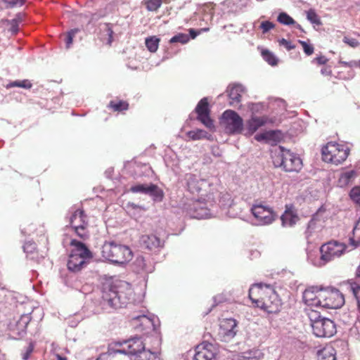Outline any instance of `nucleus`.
Masks as SVG:
<instances>
[{
	"instance_id": "nucleus-46",
	"label": "nucleus",
	"mask_w": 360,
	"mask_h": 360,
	"mask_svg": "<svg viewBox=\"0 0 360 360\" xmlns=\"http://www.w3.org/2000/svg\"><path fill=\"white\" fill-rule=\"evenodd\" d=\"M7 6L9 8H13L15 6H22L25 4V0H2Z\"/></svg>"
},
{
	"instance_id": "nucleus-33",
	"label": "nucleus",
	"mask_w": 360,
	"mask_h": 360,
	"mask_svg": "<svg viewBox=\"0 0 360 360\" xmlns=\"http://www.w3.org/2000/svg\"><path fill=\"white\" fill-rule=\"evenodd\" d=\"M188 136L192 140L208 139L207 133L202 129L192 130L187 133Z\"/></svg>"
},
{
	"instance_id": "nucleus-58",
	"label": "nucleus",
	"mask_w": 360,
	"mask_h": 360,
	"mask_svg": "<svg viewBox=\"0 0 360 360\" xmlns=\"http://www.w3.org/2000/svg\"><path fill=\"white\" fill-rule=\"evenodd\" d=\"M315 225V222L311 220L309 222L308 228L310 229L311 227L314 226Z\"/></svg>"
},
{
	"instance_id": "nucleus-28",
	"label": "nucleus",
	"mask_w": 360,
	"mask_h": 360,
	"mask_svg": "<svg viewBox=\"0 0 360 360\" xmlns=\"http://www.w3.org/2000/svg\"><path fill=\"white\" fill-rule=\"evenodd\" d=\"M349 243L355 248L360 245V218L353 229L352 236L349 238Z\"/></svg>"
},
{
	"instance_id": "nucleus-48",
	"label": "nucleus",
	"mask_w": 360,
	"mask_h": 360,
	"mask_svg": "<svg viewBox=\"0 0 360 360\" xmlns=\"http://www.w3.org/2000/svg\"><path fill=\"white\" fill-rule=\"evenodd\" d=\"M11 25L10 32L15 35L19 31V24L15 20H6Z\"/></svg>"
},
{
	"instance_id": "nucleus-17",
	"label": "nucleus",
	"mask_w": 360,
	"mask_h": 360,
	"mask_svg": "<svg viewBox=\"0 0 360 360\" xmlns=\"http://www.w3.org/2000/svg\"><path fill=\"white\" fill-rule=\"evenodd\" d=\"M198 120L210 129L214 128L213 120L210 117L209 103L207 98H202L195 108Z\"/></svg>"
},
{
	"instance_id": "nucleus-38",
	"label": "nucleus",
	"mask_w": 360,
	"mask_h": 360,
	"mask_svg": "<svg viewBox=\"0 0 360 360\" xmlns=\"http://www.w3.org/2000/svg\"><path fill=\"white\" fill-rule=\"evenodd\" d=\"M307 18L313 24L321 25V19L314 9H309L307 12Z\"/></svg>"
},
{
	"instance_id": "nucleus-47",
	"label": "nucleus",
	"mask_w": 360,
	"mask_h": 360,
	"mask_svg": "<svg viewBox=\"0 0 360 360\" xmlns=\"http://www.w3.org/2000/svg\"><path fill=\"white\" fill-rule=\"evenodd\" d=\"M343 42L352 48H356L360 44L357 39L349 37H345L343 38Z\"/></svg>"
},
{
	"instance_id": "nucleus-56",
	"label": "nucleus",
	"mask_w": 360,
	"mask_h": 360,
	"mask_svg": "<svg viewBox=\"0 0 360 360\" xmlns=\"http://www.w3.org/2000/svg\"><path fill=\"white\" fill-rule=\"evenodd\" d=\"M189 34L192 39H195L198 36L199 32H197L194 29H190Z\"/></svg>"
},
{
	"instance_id": "nucleus-9",
	"label": "nucleus",
	"mask_w": 360,
	"mask_h": 360,
	"mask_svg": "<svg viewBox=\"0 0 360 360\" xmlns=\"http://www.w3.org/2000/svg\"><path fill=\"white\" fill-rule=\"evenodd\" d=\"M187 184L189 191L193 194L199 195L205 201H214V189L205 179H198L195 175H191Z\"/></svg>"
},
{
	"instance_id": "nucleus-5",
	"label": "nucleus",
	"mask_w": 360,
	"mask_h": 360,
	"mask_svg": "<svg viewBox=\"0 0 360 360\" xmlns=\"http://www.w3.org/2000/svg\"><path fill=\"white\" fill-rule=\"evenodd\" d=\"M280 152L274 156L273 162L276 167H281L287 172H299L302 168L301 158L290 150L280 146Z\"/></svg>"
},
{
	"instance_id": "nucleus-15",
	"label": "nucleus",
	"mask_w": 360,
	"mask_h": 360,
	"mask_svg": "<svg viewBox=\"0 0 360 360\" xmlns=\"http://www.w3.org/2000/svg\"><path fill=\"white\" fill-rule=\"evenodd\" d=\"M237 322L234 319H224L220 321L219 335L221 340L227 342L232 339L237 333Z\"/></svg>"
},
{
	"instance_id": "nucleus-51",
	"label": "nucleus",
	"mask_w": 360,
	"mask_h": 360,
	"mask_svg": "<svg viewBox=\"0 0 360 360\" xmlns=\"http://www.w3.org/2000/svg\"><path fill=\"white\" fill-rule=\"evenodd\" d=\"M136 264L140 266L143 271L147 270L146 259L143 257H138L136 259Z\"/></svg>"
},
{
	"instance_id": "nucleus-41",
	"label": "nucleus",
	"mask_w": 360,
	"mask_h": 360,
	"mask_svg": "<svg viewBox=\"0 0 360 360\" xmlns=\"http://www.w3.org/2000/svg\"><path fill=\"white\" fill-rule=\"evenodd\" d=\"M349 196L353 202L360 205V186H354L350 191Z\"/></svg>"
},
{
	"instance_id": "nucleus-31",
	"label": "nucleus",
	"mask_w": 360,
	"mask_h": 360,
	"mask_svg": "<svg viewBox=\"0 0 360 360\" xmlns=\"http://www.w3.org/2000/svg\"><path fill=\"white\" fill-rule=\"evenodd\" d=\"M160 39L155 36L150 37L146 39V46L148 50L152 53H155L159 46Z\"/></svg>"
},
{
	"instance_id": "nucleus-21",
	"label": "nucleus",
	"mask_w": 360,
	"mask_h": 360,
	"mask_svg": "<svg viewBox=\"0 0 360 360\" xmlns=\"http://www.w3.org/2000/svg\"><path fill=\"white\" fill-rule=\"evenodd\" d=\"M282 226H292L299 220V217L292 205H286L285 210L281 217Z\"/></svg>"
},
{
	"instance_id": "nucleus-32",
	"label": "nucleus",
	"mask_w": 360,
	"mask_h": 360,
	"mask_svg": "<svg viewBox=\"0 0 360 360\" xmlns=\"http://www.w3.org/2000/svg\"><path fill=\"white\" fill-rule=\"evenodd\" d=\"M143 5L148 11H156L162 4V0H143Z\"/></svg>"
},
{
	"instance_id": "nucleus-35",
	"label": "nucleus",
	"mask_w": 360,
	"mask_h": 360,
	"mask_svg": "<svg viewBox=\"0 0 360 360\" xmlns=\"http://www.w3.org/2000/svg\"><path fill=\"white\" fill-rule=\"evenodd\" d=\"M32 86V84L29 80L24 79L22 81H15L11 82L6 85V88L9 89L12 87H21L24 89H30Z\"/></svg>"
},
{
	"instance_id": "nucleus-44",
	"label": "nucleus",
	"mask_w": 360,
	"mask_h": 360,
	"mask_svg": "<svg viewBox=\"0 0 360 360\" xmlns=\"http://www.w3.org/2000/svg\"><path fill=\"white\" fill-rule=\"evenodd\" d=\"M79 32L78 29H73L71 30L70 32H68L65 38V43H66V48H70V45L72 44L73 41V37L76 34L77 32Z\"/></svg>"
},
{
	"instance_id": "nucleus-57",
	"label": "nucleus",
	"mask_w": 360,
	"mask_h": 360,
	"mask_svg": "<svg viewBox=\"0 0 360 360\" xmlns=\"http://www.w3.org/2000/svg\"><path fill=\"white\" fill-rule=\"evenodd\" d=\"M12 20H15L17 23L20 24L22 21V17L20 13H18L15 15V18H13Z\"/></svg>"
},
{
	"instance_id": "nucleus-40",
	"label": "nucleus",
	"mask_w": 360,
	"mask_h": 360,
	"mask_svg": "<svg viewBox=\"0 0 360 360\" xmlns=\"http://www.w3.org/2000/svg\"><path fill=\"white\" fill-rule=\"evenodd\" d=\"M150 184H138L133 186L130 188V191L132 193H141L144 194H148V191H149Z\"/></svg>"
},
{
	"instance_id": "nucleus-3",
	"label": "nucleus",
	"mask_w": 360,
	"mask_h": 360,
	"mask_svg": "<svg viewBox=\"0 0 360 360\" xmlns=\"http://www.w3.org/2000/svg\"><path fill=\"white\" fill-rule=\"evenodd\" d=\"M101 256L112 263L124 264L132 259L133 253L127 245L105 242L101 248Z\"/></svg>"
},
{
	"instance_id": "nucleus-4",
	"label": "nucleus",
	"mask_w": 360,
	"mask_h": 360,
	"mask_svg": "<svg viewBox=\"0 0 360 360\" xmlns=\"http://www.w3.org/2000/svg\"><path fill=\"white\" fill-rule=\"evenodd\" d=\"M70 245L74 248L69 255L67 266L70 271L77 273L84 268L86 260L91 259L92 254L84 243L75 239L71 240Z\"/></svg>"
},
{
	"instance_id": "nucleus-14",
	"label": "nucleus",
	"mask_w": 360,
	"mask_h": 360,
	"mask_svg": "<svg viewBox=\"0 0 360 360\" xmlns=\"http://www.w3.org/2000/svg\"><path fill=\"white\" fill-rule=\"evenodd\" d=\"M313 333L319 338H330L336 333L335 323L329 319H319L311 324Z\"/></svg>"
},
{
	"instance_id": "nucleus-13",
	"label": "nucleus",
	"mask_w": 360,
	"mask_h": 360,
	"mask_svg": "<svg viewBox=\"0 0 360 360\" xmlns=\"http://www.w3.org/2000/svg\"><path fill=\"white\" fill-rule=\"evenodd\" d=\"M251 212L257 220L262 225L271 224L276 217L273 209L261 202L255 203L251 207Z\"/></svg>"
},
{
	"instance_id": "nucleus-63",
	"label": "nucleus",
	"mask_w": 360,
	"mask_h": 360,
	"mask_svg": "<svg viewBox=\"0 0 360 360\" xmlns=\"http://www.w3.org/2000/svg\"><path fill=\"white\" fill-rule=\"evenodd\" d=\"M321 72H322L323 74H324L326 72V70H322Z\"/></svg>"
},
{
	"instance_id": "nucleus-29",
	"label": "nucleus",
	"mask_w": 360,
	"mask_h": 360,
	"mask_svg": "<svg viewBox=\"0 0 360 360\" xmlns=\"http://www.w3.org/2000/svg\"><path fill=\"white\" fill-rule=\"evenodd\" d=\"M138 360H162V358L159 352H153L150 349H145L143 353L139 355Z\"/></svg>"
},
{
	"instance_id": "nucleus-54",
	"label": "nucleus",
	"mask_w": 360,
	"mask_h": 360,
	"mask_svg": "<svg viewBox=\"0 0 360 360\" xmlns=\"http://www.w3.org/2000/svg\"><path fill=\"white\" fill-rule=\"evenodd\" d=\"M255 139L257 141H265L266 142V131L261 134H257L255 135Z\"/></svg>"
},
{
	"instance_id": "nucleus-23",
	"label": "nucleus",
	"mask_w": 360,
	"mask_h": 360,
	"mask_svg": "<svg viewBox=\"0 0 360 360\" xmlns=\"http://www.w3.org/2000/svg\"><path fill=\"white\" fill-rule=\"evenodd\" d=\"M316 360H336V351L331 345H326L316 352Z\"/></svg>"
},
{
	"instance_id": "nucleus-1",
	"label": "nucleus",
	"mask_w": 360,
	"mask_h": 360,
	"mask_svg": "<svg viewBox=\"0 0 360 360\" xmlns=\"http://www.w3.org/2000/svg\"><path fill=\"white\" fill-rule=\"evenodd\" d=\"M248 297L255 307L268 313L279 311L281 302L274 288L263 283H255L249 289Z\"/></svg>"
},
{
	"instance_id": "nucleus-39",
	"label": "nucleus",
	"mask_w": 360,
	"mask_h": 360,
	"mask_svg": "<svg viewBox=\"0 0 360 360\" xmlns=\"http://www.w3.org/2000/svg\"><path fill=\"white\" fill-rule=\"evenodd\" d=\"M278 21L283 25H290L295 23V20L287 13H281L278 16Z\"/></svg>"
},
{
	"instance_id": "nucleus-53",
	"label": "nucleus",
	"mask_w": 360,
	"mask_h": 360,
	"mask_svg": "<svg viewBox=\"0 0 360 360\" xmlns=\"http://www.w3.org/2000/svg\"><path fill=\"white\" fill-rule=\"evenodd\" d=\"M314 61L316 62L318 65H324L328 62V59L323 56H319L314 59Z\"/></svg>"
},
{
	"instance_id": "nucleus-61",
	"label": "nucleus",
	"mask_w": 360,
	"mask_h": 360,
	"mask_svg": "<svg viewBox=\"0 0 360 360\" xmlns=\"http://www.w3.org/2000/svg\"><path fill=\"white\" fill-rule=\"evenodd\" d=\"M342 64H343L345 66H349V67H352V65L351 64V63L342 62Z\"/></svg>"
},
{
	"instance_id": "nucleus-60",
	"label": "nucleus",
	"mask_w": 360,
	"mask_h": 360,
	"mask_svg": "<svg viewBox=\"0 0 360 360\" xmlns=\"http://www.w3.org/2000/svg\"><path fill=\"white\" fill-rule=\"evenodd\" d=\"M56 357H57V359L58 360H67V359L65 357H63L61 356L59 354H57L56 355Z\"/></svg>"
},
{
	"instance_id": "nucleus-24",
	"label": "nucleus",
	"mask_w": 360,
	"mask_h": 360,
	"mask_svg": "<svg viewBox=\"0 0 360 360\" xmlns=\"http://www.w3.org/2000/svg\"><path fill=\"white\" fill-rule=\"evenodd\" d=\"M266 119L262 117H252L247 122L246 130L249 135L253 134L259 127L264 126Z\"/></svg>"
},
{
	"instance_id": "nucleus-26",
	"label": "nucleus",
	"mask_w": 360,
	"mask_h": 360,
	"mask_svg": "<svg viewBox=\"0 0 360 360\" xmlns=\"http://www.w3.org/2000/svg\"><path fill=\"white\" fill-rule=\"evenodd\" d=\"M356 176V172L354 170L343 172L340 174L338 179V185L340 187H345L352 184Z\"/></svg>"
},
{
	"instance_id": "nucleus-62",
	"label": "nucleus",
	"mask_w": 360,
	"mask_h": 360,
	"mask_svg": "<svg viewBox=\"0 0 360 360\" xmlns=\"http://www.w3.org/2000/svg\"><path fill=\"white\" fill-rule=\"evenodd\" d=\"M356 276L357 277L360 278V266L358 267L356 270Z\"/></svg>"
},
{
	"instance_id": "nucleus-6",
	"label": "nucleus",
	"mask_w": 360,
	"mask_h": 360,
	"mask_svg": "<svg viewBox=\"0 0 360 360\" xmlns=\"http://www.w3.org/2000/svg\"><path fill=\"white\" fill-rule=\"evenodd\" d=\"M349 153L348 146L335 142H328L321 150L323 160L335 165L343 163L348 158Z\"/></svg>"
},
{
	"instance_id": "nucleus-16",
	"label": "nucleus",
	"mask_w": 360,
	"mask_h": 360,
	"mask_svg": "<svg viewBox=\"0 0 360 360\" xmlns=\"http://www.w3.org/2000/svg\"><path fill=\"white\" fill-rule=\"evenodd\" d=\"M195 360H217V349L211 343L202 342L195 347Z\"/></svg>"
},
{
	"instance_id": "nucleus-18",
	"label": "nucleus",
	"mask_w": 360,
	"mask_h": 360,
	"mask_svg": "<svg viewBox=\"0 0 360 360\" xmlns=\"http://www.w3.org/2000/svg\"><path fill=\"white\" fill-rule=\"evenodd\" d=\"M131 323L136 330L143 334H148L154 330V322L147 316L143 315L134 317L131 319Z\"/></svg>"
},
{
	"instance_id": "nucleus-49",
	"label": "nucleus",
	"mask_w": 360,
	"mask_h": 360,
	"mask_svg": "<svg viewBox=\"0 0 360 360\" xmlns=\"http://www.w3.org/2000/svg\"><path fill=\"white\" fill-rule=\"evenodd\" d=\"M261 29L264 33L267 32L274 27V24L270 21H264L261 23Z\"/></svg>"
},
{
	"instance_id": "nucleus-30",
	"label": "nucleus",
	"mask_w": 360,
	"mask_h": 360,
	"mask_svg": "<svg viewBox=\"0 0 360 360\" xmlns=\"http://www.w3.org/2000/svg\"><path fill=\"white\" fill-rule=\"evenodd\" d=\"M148 195H150L154 200L161 201L164 197V193L157 185L150 184Z\"/></svg>"
},
{
	"instance_id": "nucleus-34",
	"label": "nucleus",
	"mask_w": 360,
	"mask_h": 360,
	"mask_svg": "<svg viewBox=\"0 0 360 360\" xmlns=\"http://www.w3.org/2000/svg\"><path fill=\"white\" fill-rule=\"evenodd\" d=\"M262 56L264 60L267 62L269 65L274 66L276 65L278 63V59L269 50H263L262 51Z\"/></svg>"
},
{
	"instance_id": "nucleus-59",
	"label": "nucleus",
	"mask_w": 360,
	"mask_h": 360,
	"mask_svg": "<svg viewBox=\"0 0 360 360\" xmlns=\"http://www.w3.org/2000/svg\"><path fill=\"white\" fill-rule=\"evenodd\" d=\"M32 244L31 243H26L25 245H24V250L26 251V250L30 248V247H32Z\"/></svg>"
},
{
	"instance_id": "nucleus-55",
	"label": "nucleus",
	"mask_w": 360,
	"mask_h": 360,
	"mask_svg": "<svg viewBox=\"0 0 360 360\" xmlns=\"http://www.w3.org/2000/svg\"><path fill=\"white\" fill-rule=\"evenodd\" d=\"M32 351H33V347L32 345H30V347L27 348V350L26 351V352L23 354L22 359L25 360L28 359V358L30 357Z\"/></svg>"
},
{
	"instance_id": "nucleus-7",
	"label": "nucleus",
	"mask_w": 360,
	"mask_h": 360,
	"mask_svg": "<svg viewBox=\"0 0 360 360\" xmlns=\"http://www.w3.org/2000/svg\"><path fill=\"white\" fill-rule=\"evenodd\" d=\"M347 245L336 240H330L319 248L320 258L319 266L326 264L342 257L346 252Z\"/></svg>"
},
{
	"instance_id": "nucleus-25",
	"label": "nucleus",
	"mask_w": 360,
	"mask_h": 360,
	"mask_svg": "<svg viewBox=\"0 0 360 360\" xmlns=\"http://www.w3.org/2000/svg\"><path fill=\"white\" fill-rule=\"evenodd\" d=\"M141 242L148 250H155L160 246L161 242L155 235H144L141 237Z\"/></svg>"
},
{
	"instance_id": "nucleus-52",
	"label": "nucleus",
	"mask_w": 360,
	"mask_h": 360,
	"mask_svg": "<svg viewBox=\"0 0 360 360\" xmlns=\"http://www.w3.org/2000/svg\"><path fill=\"white\" fill-rule=\"evenodd\" d=\"M106 31L108 32V44L109 45L111 44V43L112 42V40H113V34H114V32L112 29V27H110V24H107L106 25Z\"/></svg>"
},
{
	"instance_id": "nucleus-11",
	"label": "nucleus",
	"mask_w": 360,
	"mask_h": 360,
	"mask_svg": "<svg viewBox=\"0 0 360 360\" xmlns=\"http://www.w3.org/2000/svg\"><path fill=\"white\" fill-rule=\"evenodd\" d=\"M321 307L328 309H338L345 303L343 295L336 289H323L321 292Z\"/></svg>"
},
{
	"instance_id": "nucleus-2",
	"label": "nucleus",
	"mask_w": 360,
	"mask_h": 360,
	"mask_svg": "<svg viewBox=\"0 0 360 360\" xmlns=\"http://www.w3.org/2000/svg\"><path fill=\"white\" fill-rule=\"evenodd\" d=\"M133 293L132 287L129 283L124 281H116L109 286L108 290L105 289L103 298L112 307L118 309L127 305Z\"/></svg>"
},
{
	"instance_id": "nucleus-45",
	"label": "nucleus",
	"mask_w": 360,
	"mask_h": 360,
	"mask_svg": "<svg viewBox=\"0 0 360 360\" xmlns=\"http://www.w3.org/2000/svg\"><path fill=\"white\" fill-rule=\"evenodd\" d=\"M266 142H277L279 140V135L275 131H266Z\"/></svg>"
},
{
	"instance_id": "nucleus-50",
	"label": "nucleus",
	"mask_w": 360,
	"mask_h": 360,
	"mask_svg": "<svg viewBox=\"0 0 360 360\" xmlns=\"http://www.w3.org/2000/svg\"><path fill=\"white\" fill-rule=\"evenodd\" d=\"M279 44L285 47L288 51L295 49V45L292 44L290 41L285 39L279 40Z\"/></svg>"
},
{
	"instance_id": "nucleus-42",
	"label": "nucleus",
	"mask_w": 360,
	"mask_h": 360,
	"mask_svg": "<svg viewBox=\"0 0 360 360\" xmlns=\"http://www.w3.org/2000/svg\"><path fill=\"white\" fill-rule=\"evenodd\" d=\"M115 354H117L116 352L110 351V344H109L107 352L101 354L96 360H110Z\"/></svg>"
},
{
	"instance_id": "nucleus-20",
	"label": "nucleus",
	"mask_w": 360,
	"mask_h": 360,
	"mask_svg": "<svg viewBox=\"0 0 360 360\" xmlns=\"http://www.w3.org/2000/svg\"><path fill=\"white\" fill-rule=\"evenodd\" d=\"M208 201H205L200 198L198 200L193 201L192 204L189 205L188 214L193 218L202 219L208 215V210L206 207V203Z\"/></svg>"
},
{
	"instance_id": "nucleus-10",
	"label": "nucleus",
	"mask_w": 360,
	"mask_h": 360,
	"mask_svg": "<svg viewBox=\"0 0 360 360\" xmlns=\"http://www.w3.org/2000/svg\"><path fill=\"white\" fill-rule=\"evenodd\" d=\"M70 225L75 233L82 240L89 238V232L87 229V216L82 209L76 210L70 218Z\"/></svg>"
},
{
	"instance_id": "nucleus-8",
	"label": "nucleus",
	"mask_w": 360,
	"mask_h": 360,
	"mask_svg": "<svg viewBox=\"0 0 360 360\" xmlns=\"http://www.w3.org/2000/svg\"><path fill=\"white\" fill-rule=\"evenodd\" d=\"M145 344L141 338H132L124 342H114L110 343V351L117 354L128 355L132 360H138L139 355L145 349Z\"/></svg>"
},
{
	"instance_id": "nucleus-43",
	"label": "nucleus",
	"mask_w": 360,
	"mask_h": 360,
	"mask_svg": "<svg viewBox=\"0 0 360 360\" xmlns=\"http://www.w3.org/2000/svg\"><path fill=\"white\" fill-rule=\"evenodd\" d=\"M298 41L302 45L304 52L306 53V55L311 56L313 54L314 48L311 44H309L307 42L302 40H299Z\"/></svg>"
},
{
	"instance_id": "nucleus-36",
	"label": "nucleus",
	"mask_w": 360,
	"mask_h": 360,
	"mask_svg": "<svg viewBox=\"0 0 360 360\" xmlns=\"http://www.w3.org/2000/svg\"><path fill=\"white\" fill-rule=\"evenodd\" d=\"M350 290L356 300L357 310L360 314V285L356 283H352L350 285Z\"/></svg>"
},
{
	"instance_id": "nucleus-12",
	"label": "nucleus",
	"mask_w": 360,
	"mask_h": 360,
	"mask_svg": "<svg viewBox=\"0 0 360 360\" xmlns=\"http://www.w3.org/2000/svg\"><path fill=\"white\" fill-rule=\"evenodd\" d=\"M223 123L227 133L239 134L243 130V121L240 115L233 110H227L222 115Z\"/></svg>"
},
{
	"instance_id": "nucleus-27",
	"label": "nucleus",
	"mask_w": 360,
	"mask_h": 360,
	"mask_svg": "<svg viewBox=\"0 0 360 360\" xmlns=\"http://www.w3.org/2000/svg\"><path fill=\"white\" fill-rule=\"evenodd\" d=\"M108 108L113 112H122L128 110L129 103L126 101L112 100L108 103Z\"/></svg>"
},
{
	"instance_id": "nucleus-22",
	"label": "nucleus",
	"mask_w": 360,
	"mask_h": 360,
	"mask_svg": "<svg viewBox=\"0 0 360 360\" xmlns=\"http://www.w3.org/2000/svg\"><path fill=\"white\" fill-rule=\"evenodd\" d=\"M231 100L230 105H237L240 103L243 88L240 84L229 85L226 90Z\"/></svg>"
},
{
	"instance_id": "nucleus-19",
	"label": "nucleus",
	"mask_w": 360,
	"mask_h": 360,
	"mask_svg": "<svg viewBox=\"0 0 360 360\" xmlns=\"http://www.w3.org/2000/svg\"><path fill=\"white\" fill-rule=\"evenodd\" d=\"M323 289L317 287H309L303 292V300L304 303L310 307H321V292Z\"/></svg>"
},
{
	"instance_id": "nucleus-37",
	"label": "nucleus",
	"mask_w": 360,
	"mask_h": 360,
	"mask_svg": "<svg viewBox=\"0 0 360 360\" xmlns=\"http://www.w3.org/2000/svg\"><path fill=\"white\" fill-rule=\"evenodd\" d=\"M189 41V37L186 34L179 33L169 40V43H181L182 44H186Z\"/></svg>"
}]
</instances>
